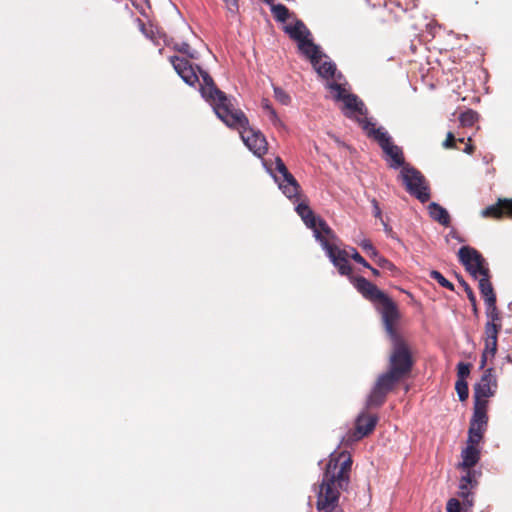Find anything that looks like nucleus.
Returning <instances> with one entry per match:
<instances>
[{
	"label": "nucleus",
	"instance_id": "nucleus-54",
	"mask_svg": "<svg viewBox=\"0 0 512 512\" xmlns=\"http://www.w3.org/2000/svg\"><path fill=\"white\" fill-rule=\"evenodd\" d=\"M263 1H264V2H266V3H271V2H273L274 0H263Z\"/></svg>",
	"mask_w": 512,
	"mask_h": 512
},
{
	"label": "nucleus",
	"instance_id": "nucleus-22",
	"mask_svg": "<svg viewBox=\"0 0 512 512\" xmlns=\"http://www.w3.org/2000/svg\"><path fill=\"white\" fill-rule=\"evenodd\" d=\"M342 101L344 102V107L347 110L344 112L346 117L352 118V113H357L359 115L365 114L364 104L356 95L348 94Z\"/></svg>",
	"mask_w": 512,
	"mask_h": 512
},
{
	"label": "nucleus",
	"instance_id": "nucleus-12",
	"mask_svg": "<svg viewBox=\"0 0 512 512\" xmlns=\"http://www.w3.org/2000/svg\"><path fill=\"white\" fill-rule=\"evenodd\" d=\"M487 405V402L474 401V411L468 430L471 442L480 443L483 439L488 422Z\"/></svg>",
	"mask_w": 512,
	"mask_h": 512
},
{
	"label": "nucleus",
	"instance_id": "nucleus-18",
	"mask_svg": "<svg viewBox=\"0 0 512 512\" xmlns=\"http://www.w3.org/2000/svg\"><path fill=\"white\" fill-rule=\"evenodd\" d=\"M465 471L460 479L458 495L464 499V505L472 506L473 499L471 489L476 485L475 472L471 468H462Z\"/></svg>",
	"mask_w": 512,
	"mask_h": 512
},
{
	"label": "nucleus",
	"instance_id": "nucleus-41",
	"mask_svg": "<svg viewBox=\"0 0 512 512\" xmlns=\"http://www.w3.org/2000/svg\"><path fill=\"white\" fill-rule=\"evenodd\" d=\"M275 169L281 174L280 178L287 177L291 175V173L288 171L285 163L280 157H276L275 159Z\"/></svg>",
	"mask_w": 512,
	"mask_h": 512
},
{
	"label": "nucleus",
	"instance_id": "nucleus-53",
	"mask_svg": "<svg viewBox=\"0 0 512 512\" xmlns=\"http://www.w3.org/2000/svg\"><path fill=\"white\" fill-rule=\"evenodd\" d=\"M456 142L464 143V138H458V139H456Z\"/></svg>",
	"mask_w": 512,
	"mask_h": 512
},
{
	"label": "nucleus",
	"instance_id": "nucleus-25",
	"mask_svg": "<svg viewBox=\"0 0 512 512\" xmlns=\"http://www.w3.org/2000/svg\"><path fill=\"white\" fill-rule=\"evenodd\" d=\"M285 31L293 40L298 42V45L306 40L310 35L309 30L300 20H298L293 26H286Z\"/></svg>",
	"mask_w": 512,
	"mask_h": 512
},
{
	"label": "nucleus",
	"instance_id": "nucleus-34",
	"mask_svg": "<svg viewBox=\"0 0 512 512\" xmlns=\"http://www.w3.org/2000/svg\"><path fill=\"white\" fill-rule=\"evenodd\" d=\"M471 506L464 505L460 503V501L456 498H451L447 502L446 510L447 512H463L467 508H470Z\"/></svg>",
	"mask_w": 512,
	"mask_h": 512
},
{
	"label": "nucleus",
	"instance_id": "nucleus-55",
	"mask_svg": "<svg viewBox=\"0 0 512 512\" xmlns=\"http://www.w3.org/2000/svg\"><path fill=\"white\" fill-rule=\"evenodd\" d=\"M440 512V511H439Z\"/></svg>",
	"mask_w": 512,
	"mask_h": 512
},
{
	"label": "nucleus",
	"instance_id": "nucleus-15",
	"mask_svg": "<svg viewBox=\"0 0 512 512\" xmlns=\"http://www.w3.org/2000/svg\"><path fill=\"white\" fill-rule=\"evenodd\" d=\"M481 215L496 220H512V198H498L494 204L485 207Z\"/></svg>",
	"mask_w": 512,
	"mask_h": 512
},
{
	"label": "nucleus",
	"instance_id": "nucleus-1",
	"mask_svg": "<svg viewBox=\"0 0 512 512\" xmlns=\"http://www.w3.org/2000/svg\"><path fill=\"white\" fill-rule=\"evenodd\" d=\"M390 340L392 350L388 359V369L378 376L366 401L368 408L382 406L389 392L410 377L415 364L411 349L403 337Z\"/></svg>",
	"mask_w": 512,
	"mask_h": 512
},
{
	"label": "nucleus",
	"instance_id": "nucleus-17",
	"mask_svg": "<svg viewBox=\"0 0 512 512\" xmlns=\"http://www.w3.org/2000/svg\"><path fill=\"white\" fill-rule=\"evenodd\" d=\"M355 288L360 292L363 297L372 303L376 304L386 294L381 291L375 284L362 276H357L353 279Z\"/></svg>",
	"mask_w": 512,
	"mask_h": 512
},
{
	"label": "nucleus",
	"instance_id": "nucleus-10",
	"mask_svg": "<svg viewBox=\"0 0 512 512\" xmlns=\"http://www.w3.org/2000/svg\"><path fill=\"white\" fill-rule=\"evenodd\" d=\"M458 258L466 271L475 279L490 274L486 259L475 248L462 246L458 251Z\"/></svg>",
	"mask_w": 512,
	"mask_h": 512
},
{
	"label": "nucleus",
	"instance_id": "nucleus-3",
	"mask_svg": "<svg viewBox=\"0 0 512 512\" xmlns=\"http://www.w3.org/2000/svg\"><path fill=\"white\" fill-rule=\"evenodd\" d=\"M485 305L488 321L484 326V349L480 360L481 369L486 366L488 360H492L495 357L497 353L498 334L502 328L501 314L496 306V302H493V304L488 303Z\"/></svg>",
	"mask_w": 512,
	"mask_h": 512
},
{
	"label": "nucleus",
	"instance_id": "nucleus-48",
	"mask_svg": "<svg viewBox=\"0 0 512 512\" xmlns=\"http://www.w3.org/2000/svg\"><path fill=\"white\" fill-rule=\"evenodd\" d=\"M468 142H471V138L468 139ZM475 150V147L471 143H466L465 147L462 149L463 152L467 154H472Z\"/></svg>",
	"mask_w": 512,
	"mask_h": 512
},
{
	"label": "nucleus",
	"instance_id": "nucleus-24",
	"mask_svg": "<svg viewBox=\"0 0 512 512\" xmlns=\"http://www.w3.org/2000/svg\"><path fill=\"white\" fill-rule=\"evenodd\" d=\"M490 274L478 278L479 290L485 304L496 302V294L490 281Z\"/></svg>",
	"mask_w": 512,
	"mask_h": 512
},
{
	"label": "nucleus",
	"instance_id": "nucleus-16",
	"mask_svg": "<svg viewBox=\"0 0 512 512\" xmlns=\"http://www.w3.org/2000/svg\"><path fill=\"white\" fill-rule=\"evenodd\" d=\"M170 62L177 74L189 85L193 86L199 82L197 68L188 59L178 56H171Z\"/></svg>",
	"mask_w": 512,
	"mask_h": 512
},
{
	"label": "nucleus",
	"instance_id": "nucleus-35",
	"mask_svg": "<svg viewBox=\"0 0 512 512\" xmlns=\"http://www.w3.org/2000/svg\"><path fill=\"white\" fill-rule=\"evenodd\" d=\"M274 97L283 105H288L291 102L289 94L280 87H274Z\"/></svg>",
	"mask_w": 512,
	"mask_h": 512
},
{
	"label": "nucleus",
	"instance_id": "nucleus-7",
	"mask_svg": "<svg viewBox=\"0 0 512 512\" xmlns=\"http://www.w3.org/2000/svg\"><path fill=\"white\" fill-rule=\"evenodd\" d=\"M400 178L406 191L425 203L430 199V190L424 175L411 165L403 166L400 171Z\"/></svg>",
	"mask_w": 512,
	"mask_h": 512
},
{
	"label": "nucleus",
	"instance_id": "nucleus-14",
	"mask_svg": "<svg viewBox=\"0 0 512 512\" xmlns=\"http://www.w3.org/2000/svg\"><path fill=\"white\" fill-rule=\"evenodd\" d=\"M497 387V378L493 368L486 369L480 381L474 386V401L488 403V398L494 396Z\"/></svg>",
	"mask_w": 512,
	"mask_h": 512
},
{
	"label": "nucleus",
	"instance_id": "nucleus-43",
	"mask_svg": "<svg viewBox=\"0 0 512 512\" xmlns=\"http://www.w3.org/2000/svg\"><path fill=\"white\" fill-rule=\"evenodd\" d=\"M453 240H456L457 242H466L467 239L462 237L460 235V233L455 230V229H452L447 235H446V241L448 243L452 242Z\"/></svg>",
	"mask_w": 512,
	"mask_h": 512
},
{
	"label": "nucleus",
	"instance_id": "nucleus-47",
	"mask_svg": "<svg viewBox=\"0 0 512 512\" xmlns=\"http://www.w3.org/2000/svg\"><path fill=\"white\" fill-rule=\"evenodd\" d=\"M226 7L231 12H235L238 10V0H224Z\"/></svg>",
	"mask_w": 512,
	"mask_h": 512
},
{
	"label": "nucleus",
	"instance_id": "nucleus-51",
	"mask_svg": "<svg viewBox=\"0 0 512 512\" xmlns=\"http://www.w3.org/2000/svg\"><path fill=\"white\" fill-rule=\"evenodd\" d=\"M385 233L390 237H394L392 226H385Z\"/></svg>",
	"mask_w": 512,
	"mask_h": 512
},
{
	"label": "nucleus",
	"instance_id": "nucleus-36",
	"mask_svg": "<svg viewBox=\"0 0 512 512\" xmlns=\"http://www.w3.org/2000/svg\"><path fill=\"white\" fill-rule=\"evenodd\" d=\"M359 246L365 251L372 259L378 257L379 253L372 245L371 241L364 239L359 243Z\"/></svg>",
	"mask_w": 512,
	"mask_h": 512
},
{
	"label": "nucleus",
	"instance_id": "nucleus-32",
	"mask_svg": "<svg viewBox=\"0 0 512 512\" xmlns=\"http://www.w3.org/2000/svg\"><path fill=\"white\" fill-rule=\"evenodd\" d=\"M430 278L437 281L438 284L444 288H447L451 291H454V285L449 280H447L439 271L432 270L429 273Z\"/></svg>",
	"mask_w": 512,
	"mask_h": 512
},
{
	"label": "nucleus",
	"instance_id": "nucleus-38",
	"mask_svg": "<svg viewBox=\"0 0 512 512\" xmlns=\"http://www.w3.org/2000/svg\"><path fill=\"white\" fill-rule=\"evenodd\" d=\"M470 368H471V364L459 362L457 365V376H458L457 380H461V379L466 380V378L470 374Z\"/></svg>",
	"mask_w": 512,
	"mask_h": 512
},
{
	"label": "nucleus",
	"instance_id": "nucleus-46",
	"mask_svg": "<svg viewBox=\"0 0 512 512\" xmlns=\"http://www.w3.org/2000/svg\"><path fill=\"white\" fill-rule=\"evenodd\" d=\"M268 115H269V118H270L271 122L273 123V125H275V126L283 125L281 120L279 119L276 111L274 110V108L270 109V111L268 112Z\"/></svg>",
	"mask_w": 512,
	"mask_h": 512
},
{
	"label": "nucleus",
	"instance_id": "nucleus-45",
	"mask_svg": "<svg viewBox=\"0 0 512 512\" xmlns=\"http://www.w3.org/2000/svg\"><path fill=\"white\" fill-rule=\"evenodd\" d=\"M268 115H269V118H270L271 122L273 123V125H275V126L283 125L281 120L279 119L276 111L274 110V108L270 109V111L268 112Z\"/></svg>",
	"mask_w": 512,
	"mask_h": 512
},
{
	"label": "nucleus",
	"instance_id": "nucleus-39",
	"mask_svg": "<svg viewBox=\"0 0 512 512\" xmlns=\"http://www.w3.org/2000/svg\"><path fill=\"white\" fill-rule=\"evenodd\" d=\"M374 260L376 264L382 269H387L392 272L396 270V266L390 260L381 256L380 254Z\"/></svg>",
	"mask_w": 512,
	"mask_h": 512
},
{
	"label": "nucleus",
	"instance_id": "nucleus-26",
	"mask_svg": "<svg viewBox=\"0 0 512 512\" xmlns=\"http://www.w3.org/2000/svg\"><path fill=\"white\" fill-rule=\"evenodd\" d=\"M428 213L431 219L438 222L439 224L450 223V216L447 210L435 202H432L428 205Z\"/></svg>",
	"mask_w": 512,
	"mask_h": 512
},
{
	"label": "nucleus",
	"instance_id": "nucleus-30",
	"mask_svg": "<svg viewBox=\"0 0 512 512\" xmlns=\"http://www.w3.org/2000/svg\"><path fill=\"white\" fill-rule=\"evenodd\" d=\"M271 4V11L277 21L285 22L289 18V9L283 4Z\"/></svg>",
	"mask_w": 512,
	"mask_h": 512
},
{
	"label": "nucleus",
	"instance_id": "nucleus-9",
	"mask_svg": "<svg viewBox=\"0 0 512 512\" xmlns=\"http://www.w3.org/2000/svg\"><path fill=\"white\" fill-rule=\"evenodd\" d=\"M375 306L381 315L383 326L389 339L402 337L397 330L401 317L397 304L386 294Z\"/></svg>",
	"mask_w": 512,
	"mask_h": 512
},
{
	"label": "nucleus",
	"instance_id": "nucleus-52",
	"mask_svg": "<svg viewBox=\"0 0 512 512\" xmlns=\"http://www.w3.org/2000/svg\"><path fill=\"white\" fill-rule=\"evenodd\" d=\"M369 269L371 270V272H372V274H373L374 276H379V275H380V273H379V271H378L377 269H375V268H373V267H371V266H370V268H369Z\"/></svg>",
	"mask_w": 512,
	"mask_h": 512
},
{
	"label": "nucleus",
	"instance_id": "nucleus-13",
	"mask_svg": "<svg viewBox=\"0 0 512 512\" xmlns=\"http://www.w3.org/2000/svg\"><path fill=\"white\" fill-rule=\"evenodd\" d=\"M378 422L377 415L362 412L355 421V428L347 433L346 441L356 442L372 433Z\"/></svg>",
	"mask_w": 512,
	"mask_h": 512
},
{
	"label": "nucleus",
	"instance_id": "nucleus-37",
	"mask_svg": "<svg viewBox=\"0 0 512 512\" xmlns=\"http://www.w3.org/2000/svg\"><path fill=\"white\" fill-rule=\"evenodd\" d=\"M328 88L331 90V91H335L336 94L334 96V98L337 100V101H342L343 98L346 97V91L345 89L342 87L341 84L339 83H336V82H332V83H328Z\"/></svg>",
	"mask_w": 512,
	"mask_h": 512
},
{
	"label": "nucleus",
	"instance_id": "nucleus-4",
	"mask_svg": "<svg viewBox=\"0 0 512 512\" xmlns=\"http://www.w3.org/2000/svg\"><path fill=\"white\" fill-rule=\"evenodd\" d=\"M314 229L316 239L321 243L325 249L328 257L338 269L341 275L349 276L352 273V267L348 261L349 251L340 249L337 245L331 242L334 239V234L329 226H310Z\"/></svg>",
	"mask_w": 512,
	"mask_h": 512
},
{
	"label": "nucleus",
	"instance_id": "nucleus-44",
	"mask_svg": "<svg viewBox=\"0 0 512 512\" xmlns=\"http://www.w3.org/2000/svg\"><path fill=\"white\" fill-rule=\"evenodd\" d=\"M175 49L183 54L188 55L190 58H195L194 53L191 51V47L188 43L182 42L175 45Z\"/></svg>",
	"mask_w": 512,
	"mask_h": 512
},
{
	"label": "nucleus",
	"instance_id": "nucleus-31",
	"mask_svg": "<svg viewBox=\"0 0 512 512\" xmlns=\"http://www.w3.org/2000/svg\"><path fill=\"white\" fill-rule=\"evenodd\" d=\"M459 282H460L461 286L464 288V290H465V292L467 294V298H468L469 302L472 305L474 314L477 315L478 314L477 300H476V296H475L472 288L462 278H459Z\"/></svg>",
	"mask_w": 512,
	"mask_h": 512
},
{
	"label": "nucleus",
	"instance_id": "nucleus-20",
	"mask_svg": "<svg viewBox=\"0 0 512 512\" xmlns=\"http://www.w3.org/2000/svg\"><path fill=\"white\" fill-rule=\"evenodd\" d=\"M275 180L278 182L279 188L288 198L296 197L299 194L300 186L292 174L283 178L275 177Z\"/></svg>",
	"mask_w": 512,
	"mask_h": 512
},
{
	"label": "nucleus",
	"instance_id": "nucleus-27",
	"mask_svg": "<svg viewBox=\"0 0 512 512\" xmlns=\"http://www.w3.org/2000/svg\"><path fill=\"white\" fill-rule=\"evenodd\" d=\"M296 211L303 220L304 224H317L316 217L308 205L299 203L296 207ZM318 224L325 223L323 221H319Z\"/></svg>",
	"mask_w": 512,
	"mask_h": 512
},
{
	"label": "nucleus",
	"instance_id": "nucleus-23",
	"mask_svg": "<svg viewBox=\"0 0 512 512\" xmlns=\"http://www.w3.org/2000/svg\"><path fill=\"white\" fill-rule=\"evenodd\" d=\"M490 274L478 278L479 290L485 304L496 302V294L490 281Z\"/></svg>",
	"mask_w": 512,
	"mask_h": 512
},
{
	"label": "nucleus",
	"instance_id": "nucleus-42",
	"mask_svg": "<svg viewBox=\"0 0 512 512\" xmlns=\"http://www.w3.org/2000/svg\"><path fill=\"white\" fill-rule=\"evenodd\" d=\"M443 147L445 149H459L456 146V138L452 132H448L446 135V139L443 142Z\"/></svg>",
	"mask_w": 512,
	"mask_h": 512
},
{
	"label": "nucleus",
	"instance_id": "nucleus-50",
	"mask_svg": "<svg viewBox=\"0 0 512 512\" xmlns=\"http://www.w3.org/2000/svg\"><path fill=\"white\" fill-rule=\"evenodd\" d=\"M138 25H139L140 30H141L145 35H147V36H148V33H147V29H146V25H145V23H144L142 20L138 19Z\"/></svg>",
	"mask_w": 512,
	"mask_h": 512
},
{
	"label": "nucleus",
	"instance_id": "nucleus-5",
	"mask_svg": "<svg viewBox=\"0 0 512 512\" xmlns=\"http://www.w3.org/2000/svg\"><path fill=\"white\" fill-rule=\"evenodd\" d=\"M363 129L367 131L369 137H373L389 157L388 166L392 169L403 168L406 166L403 150L401 147L392 142L390 135L382 128H375L374 124L369 121L363 122Z\"/></svg>",
	"mask_w": 512,
	"mask_h": 512
},
{
	"label": "nucleus",
	"instance_id": "nucleus-28",
	"mask_svg": "<svg viewBox=\"0 0 512 512\" xmlns=\"http://www.w3.org/2000/svg\"><path fill=\"white\" fill-rule=\"evenodd\" d=\"M314 68L321 77L326 79L333 78L336 71L335 64L330 61L319 62Z\"/></svg>",
	"mask_w": 512,
	"mask_h": 512
},
{
	"label": "nucleus",
	"instance_id": "nucleus-33",
	"mask_svg": "<svg viewBox=\"0 0 512 512\" xmlns=\"http://www.w3.org/2000/svg\"><path fill=\"white\" fill-rule=\"evenodd\" d=\"M455 389L460 401H465L468 399L469 389L466 380H457L455 383Z\"/></svg>",
	"mask_w": 512,
	"mask_h": 512
},
{
	"label": "nucleus",
	"instance_id": "nucleus-29",
	"mask_svg": "<svg viewBox=\"0 0 512 512\" xmlns=\"http://www.w3.org/2000/svg\"><path fill=\"white\" fill-rule=\"evenodd\" d=\"M479 115L472 109H467L459 116V122L463 127H472L478 121Z\"/></svg>",
	"mask_w": 512,
	"mask_h": 512
},
{
	"label": "nucleus",
	"instance_id": "nucleus-49",
	"mask_svg": "<svg viewBox=\"0 0 512 512\" xmlns=\"http://www.w3.org/2000/svg\"><path fill=\"white\" fill-rule=\"evenodd\" d=\"M262 108L267 111V113L272 109V105L268 99L262 100Z\"/></svg>",
	"mask_w": 512,
	"mask_h": 512
},
{
	"label": "nucleus",
	"instance_id": "nucleus-40",
	"mask_svg": "<svg viewBox=\"0 0 512 512\" xmlns=\"http://www.w3.org/2000/svg\"><path fill=\"white\" fill-rule=\"evenodd\" d=\"M349 258H352L358 264L363 265L365 268H370V264L358 253V251L351 247L349 248Z\"/></svg>",
	"mask_w": 512,
	"mask_h": 512
},
{
	"label": "nucleus",
	"instance_id": "nucleus-19",
	"mask_svg": "<svg viewBox=\"0 0 512 512\" xmlns=\"http://www.w3.org/2000/svg\"><path fill=\"white\" fill-rule=\"evenodd\" d=\"M479 443L471 442L470 435H468L467 447L462 451V462L459 463V468H472L480 459V451L478 449Z\"/></svg>",
	"mask_w": 512,
	"mask_h": 512
},
{
	"label": "nucleus",
	"instance_id": "nucleus-11",
	"mask_svg": "<svg viewBox=\"0 0 512 512\" xmlns=\"http://www.w3.org/2000/svg\"><path fill=\"white\" fill-rule=\"evenodd\" d=\"M352 467V459L349 453L341 452L336 457H331L325 471L330 470V476L338 481V487L346 488L349 483V473Z\"/></svg>",
	"mask_w": 512,
	"mask_h": 512
},
{
	"label": "nucleus",
	"instance_id": "nucleus-6",
	"mask_svg": "<svg viewBox=\"0 0 512 512\" xmlns=\"http://www.w3.org/2000/svg\"><path fill=\"white\" fill-rule=\"evenodd\" d=\"M330 470L324 471L322 482L318 486L316 508L323 512H332L339 503L340 490L344 488L338 487V481L334 476H330Z\"/></svg>",
	"mask_w": 512,
	"mask_h": 512
},
{
	"label": "nucleus",
	"instance_id": "nucleus-2",
	"mask_svg": "<svg viewBox=\"0 0 512 512\" xmlns=\"http://www.w3.org/2000/svg\"><path fill=\"white\" fill-rule=\"evenodd\" d=\"M222 117L220 119L230 128L239 131L241 139L247 148L258 157L266 154L268 143L265 136L258 130H254L249 125V120L244 112L233 107L231 110L220 108Z\"/></svg>",
	"mask_w": 512,
	"mask_h": 512
},
{
	"label": "nucleus",
	"instance_id": "nucleus-21",
	"mask_svg": "<svg viewBox=\"0 0 512 512\" xmlns=\"http://www.w3.org/2000/svg\"><path fill=\"white\" fill-rule=\"evenodd\" d=\"M298 47L301 53L310 59L314 67H316L319 61L322 60V55L319 50V47L316 46L311 39L307 38L302 43H300Z\"/></svg>",
	"mask_w": 512,
	"mask_h": 512
},
{
	"label": "nucleus",
	"instance_id": "nucleus-8",
	"mask_svg": "<svg viewBox=\"0 0 512 512\" xmlns=\"http://www.w3.org/2000/svg\"><path fill=\"white\" fill-rule=\"evenodd\" d=\"M196 68L203 81L200 84L203 97L212 102L215 113L219 118L222 117L223 115L220 113V108L231 110L234 107L233 103L224 92L216 87L212 77L206 71H203L199 66H196Z\"/></svg>",
	"mask_w": 512,
	"mask_h": 512
}]
</instances>
